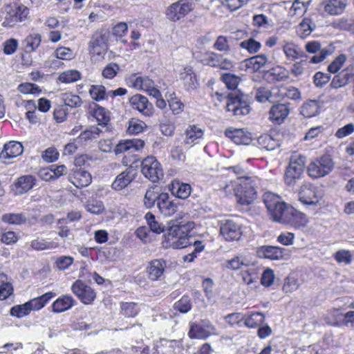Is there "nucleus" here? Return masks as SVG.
<instances>
[{"mask_svg":"<svg viewBox=\"0 0 354 354\" xmlns=\"http://www.w3.org/2000/svg\"><path fill=\"white\" fill-rule=\"evenodd\" d=\"M241 191L236 193L238 203L241 205H249L257 198L256 189L261 185V180L257 176H240Z\"/></svg>","mask_w":354,"mask_h":354,"instance_id":"obj_1","label":"nucleus"},{"mask_svg":"<svg viewBox=\"0 0 354 354\" xmlns=\"http://www.w3.org/2000/svg\"><path fill=\"white\" fill-rule=\"evenodd\" d=\"M24 151V147L21 142L17 141H9L3 145L0 153V159L7 162L12 158L19 156Z\"/></svg>","mask_w":354,"mask_h":354,"instance_id":"obj_16","label":"nucleus"},{"mask_svg":"<svg viewBox=\"0 0 354 354\" xmlns=\"http://www.w3.org/2000/svg\"><path fill=\"white\" fill-rule=\"evenodd\" d=\"M268 77L277 82L286 81L290 77V72L285 67L276 66L267 71Z\"/></svg>","mask_w":354,"mask_h":354,"instance_id":"obj_37","label":"nucleus"},{"mask_svg":"<svg viewBox=\"0 0 354 354\" xmlns=\"http://www.w3.org/2000/svg\"><path fill=\"white\" fill-rule=\"evenodd\" d=\"M227 111L232 112L234 115L241 116L249 113L250 107L239 95L230 96L226 105Z\"/></svg>","mask_w":354,"mask_h":354,"instance_id":"obj_17","label":"nucleus"},{"mask_svg":"<svg viewBox=\"0 0 354 354\" xmlns=\"http://www.w3.org/2000/svg\"><path fill=\"white\" fill-rule=\"evenodd\" d=\"M37 183L33 175H24L19 177L12 185L11 189L15 195H21L32 189Z\"/></svg>","mask_w":354,"mask_h":354,"instance_id":"obj_14","label":"nucleus"},{"mask_svg":"<svg viewBox=\"0 0 354 354\" xmlns=\"http://www.w3.org/2000/svg\"><path fill=\"white\" fill-rule=\"evenodd\" d=\"M159 212L164 216H173L178 212V205L174 201L171 200L167 193L162 192L157 204Z\"/></svg>","mask_w":354,"mask_h":354,"instance_id":"obj_18","label":"nucleus"},{"mask_svg":"<svg viewBox=\"0 0 354 354\" xmlns=\"http://www.w3.org/2000/svg\"><path fill=\"white\" fill-rule=\"evenodd\" d=\"M13 292L11 283L8 281L7 276L0 273V300H5Z\"/></svg>","mask_w":354,"mask_h":354,"instance_id":"obj_42","label":"nucleus"},{"mask_svg":"<svg viewBox=\"0 0 354 354\" xmlns=\"http://www.w3.org/2000/svg\"><path fill=\"white\" fill-rule=\"evenodd\" d=\"M257 142L261 149L267 151H273L280 147L279 140L268 135H263L259 137Z\"/></svg>","mask_w":354,"mask_h":354,"instance_id":"obj_40","label":"nucleus"},{"mask_svg":"<svg viewBox=\"0 0 354 354\" xmlns=\"http://www.w3.org/2000/svg\"><path fill=\"white\" fill-rule=\"evenodd\" d=\"M120 71V66L115 62H110L106 65L102 71V75L107 80L113 79Z\"/></svg>","mask_w":354,"mask_h":354,"instance_id":"obj_55","label":"nucleus"},{"mask_svg":"<svg viewBox=\"0 0 354 354\" xmlns=\"http://www.w3.org/2000/svg\"><path fill=\"white\" fill-rule=\"evenodd\" d=\"M306 158L301 153L293 151L290 157L289 164L291 166L304 169Z\"/></svg>","mask_w":354,"mask_h":354,"instance_id":"obj_58","label":"nucleus"},{"mask_svg":"<svg viewBox=\"0 0 354 354\" xmlns=\"http://www.w3.org/2000/svg\"><path fill=\"white\" fill-rule=\"evenodd\" d=\"M305 50L311 54L319 53L318 55H315L310 58L309 62L311 64L320 63L333 53V47L322 48L321 44L318 41H311L306 43Z\"/></svg>","mask_w":354,"mask_h":354,"instance_id":"obj_9","label":"nucleus"},{"mask_svg":"<svg viewBox=\"0 0 354 354\" xmlns=\"http://www.w3.org/2000/svg\"><path fill=\"white\" fill-rule=\"evenodd\" d=\"M289 109L284 104H279L272 106L269 112V118L278 123L281 122L288 116Z\"/></svg>","mask_w":354,"mask_h":354,"instance_id":"obj_30","label":"nucleus"},{"mask_svg":"<svg viewBox=\"0 0 354 354\" xmlns=\"http://www.w3.org/2000/svg\"><path fill=\"white\" fill-rule=\"evenodd\" d=\"M283 223L289 224L295 228H300L306 225L308 218L304 214L290 207L289 211L287 212V216H285Z\"/></svg>","mask_w":354,"mask_h":354,"instance_id":"obj_21","label":"nucleus"},{"mask_svg":"<svg viewBox=\"0 0 354 354\" xmlns=\"http://www.w3.org/2000/svg\"><path fill=\"white\" fill-rule=\"evenodd\" d=\"M127 84L133 88L137 90L145 91L151 85L152 80L148 77L139 76L136 73L129 75L125 79Z\"/></svg>","mask_w":354,"mask_h":354,"instance_id":"obj_27","label":"nucleus"},{"mask_svg":"<svg viewBox=\"0 0 354 354\" xmlns=\"http://www.w3.org/2000/svg\"><path fill=\"white\" fill-rule=\"evenodd\" d=\"M192 9L191 3L186 0H180L172 3L167 8L166 15L169 20L176 21L185 17Z\"/></svg>","mask_w":354,"mask_h":354,"instance_id":"obj_8","label":"nucleus"},{"mask_svg":"<svg viewBox=\"0 0 354 354\" xmlns=\"http://www.w3.org/2000/svg\"><path fill=\"white\" fill-rule=\"evenodd\" d=\"M180 80L182 81L186 91H192L198 86V81L196 75L191 66H185L179 73Z\"/></svg>","mask_w":354,"mask_h":354,"instance_id":"obj_20","label":"nucleus"},{"mask_svg":"<svg viewBox=\"0 0 354 354\" xmlns=\"http://www.w3.org/2000/svg\"><path fill=\"white\" fill-rule=\"evenodd\" d=\"M285 249L277 246L264 245L257 249V254L261 258L278 260L283 257Z\"/></svg>","mask_w":354,"mask_h":354,"instance_id":"obj_24","label":"nucleus"},{"mask_svg":"<svg viewBox=\"0 0 354 354\" xmlns=\"http://www.w3.org/2000/svg\"><path fill=\"white\" fill-rule=\"evenodd\" d=\"M174 308L182 313H187L192 308L190 298L186 295L182 297L180 300L175 303Z\"/></svg>","mask_w":354,"mask_h":354,"instance_id":"obj_63","label":"nucleus"},{"mask_svg":"<svg viewBox=\"0 0 354 354\" xmlns=\"http://www.w3.org/2000/svg\"><path fill=\"white\" fill-rule=\"evenodd\" d=\"M145 219L147 224L153 232L156 234H160L164 232L165 226L162 223H160L156 219L155 216L151 212H148L145 215Z\"/></svg>","mask_w":354,"mask_h":354,"instance_id":"obj_50","label":"nucleus"},{"mask_svg":"<svg viewBox=\"0 0 354 354\" xmlns=\"http://www.w3.org/2000/svg\"><path fill=\"white\" fill-rule=\"evenodd\" d=\"M334 259L339 263L348 265L352 262L353 254L347 250H339L334 254Z\"/></svg>","mask_w":354,"mask_h":354,"instance_id":"obj_59","label":"nucleus"},{"mask_svg":"<svg viewBox=\"0 0 354 354\" xmlns=\"http://www.w3.org/2000/svg\"><path fill=\"white\" fill-rule=\"evenodd\" d=\"M189 218V215L186 213L180 212L178 214L176 219V223L183 232H187L192 230L195 224L192 221H187Z\"/></svg>","mask_w":354,"mask_h":354,"instance_id":"obj_47","label":"nucleus"},{"mask_svg":"<svg viewBox=\"0 0 354 354\" xmlns=\"http://www.w3.org/2000/svg\"><path fill=\"white\" fill-rule=\"evenodd\" d=\"M225 134L236 145H249L252 140L251 133L243 129H227Z\"/></svg>","mask_w":354,"mask_h":354,"instance_id":"obj_22","label":"nucleus"},{"mask_svg":"<svg viewBox=\"0 0 354 354\" xmlns=\"http://www.w3.org/2000/svg\"><path fill=\"white\" fill-rule=\"evenodd\" d=\"M120 312L126 317H134L138 315L139 309L134 302H122L120 303Z\"/></svg>","mask_w":354,"mask_h":354,"instance_id":"obj_49","label":"nucleus"},{"mask_svg":"<svg viewBox=\"0 0 354 354\" xmlns=\"http://www.w3.org/2000/svg\"><path fill=\"white\" fill-rule=\"evenodd\" d=\"M145 145L144 141L141 140H127L119 142L115 148V153L118 155L122 153L138 151L142 149Z\"/></svg>","mask_w":354,"mask_h":354,"instance_id":"obj_26","label":"nucleus"},{"mask_svg":"<svg viewBox=\"0 0 354 354\" xmlns=\"http://www.w3.org/2000/svg\"><path fill=\"white\" fill-rule=\"evenodd\" d=\"M334 168V162L328 155L322 156L312 161L307 168L308 175L314 178L329 174Z\"/></svg>","mask_w":354,"mask_h":354,"instance_id":"obj_3","label":"nucleus"},{"mask_svg":"<svg viewBox=\"0 0 354 354\" xmlns=\"http://www.w3.org/2000/svg\"><path fill=\"white\" fill-rule=\"evenodd\" d=\"M93 116L99 125L104 127L109 122L110 117L109 111L104 107L97 105L93 111Z\"/></svg>","mask_w":354,"mask_h":354,"instance_id":"obj_52","label":"nucleus"},{"mask_svg":"<svg viewBox=\"0 0 354 354\" xmlns=\"http://www.w3.org/2000/svg\"><path fill=\"white\" fill-rule=\"evenodd\" d=\"M166 268V261L162 259H153L148 263L146 272L151 281L160 280Z\"/></svg>","mask_w":354,"mask_h":354,"instance_id":"obj_19","label":"nucleus"},{"mask_svg":"<svg viewBox=\"0 0 354 354\" xmlns=\"http://www.w3.org/2000/svg\"><path fill=\"white\" fill-rule=\"evenodd\" d=\"M41 36L37 33L28 35L24 40V45L27 52L35 50L41 43Z\"/></svg>","mask_w":354,"mask_h":354,"instance_id":"obj_53","label":"nucleus"},{"mask_svg":"<svg viewBox=\"0 0 354 354\" xmlns=\"http://www.w3.org/2000/svg\"><path fill=\"white\" fill-rule=\"evenodd\" d=\"M239 185V183L234 181L221 182L220 183L218 189L225 196H231L233 194L236 195L238 193L235 189V187Z\"/></svg>","mask_w":354,"mask_h":354,"instance_id":"obj_60","label":"nucleus"},{"mask_svg":"<svg viewBox=\"0 0 354 354\" xmlns=\"http://www.w3.org/2000/svg\"><path fill=\"white\" fill-rule=\"evenodd\" d=\"M28 13V9L24 5L12 8L8 12L10 18H6L3 24H6L10 26H13L15 23L24 21L27 18Z\"/></svg>","mask_w":354,"mask_h":354,"instance_id":"obj_23","label":"nucleus"},{"mask_svg":"<svg viewBox=\"0 0 354 354\" xmlns=\"http://www.w3.org/2000/svg\"><path fill=\"white\" fill-rule=\"evenodd\" d=\"M131 107L139 111L146 117H151L153 114L154 108L147 97L141 94H136L129 98Z\"/></svg>","mask_w":354,"mask_h":354,"instance_id":"obj_11","label":"nucleus"},{"mask_svg":"<svg viewBox=\"0 0 354 354\" xmlns=\"http://www.w3.org/2000/svg\"><path fill=\"white\" fill-rule=\"evenodd\" d=\"M265 316L261 313H252L243 316L244 324L248 328H254L263 322Z\"/></svg>","mask_w":354,"mask_h":354,"instance_id":"obj_38","label":"nucleus"},{"mask_svg":"<svg viewBox=\"0 0 354 354\" xmlns=\"http://www.w3.org/2000/svg\"><path fill=\"white\" fill-rule=\"evenodd\" d=\"M181 234H184V232L180 230L177 223L171 226L165 235L164 245L171 244V242L174 241Z\"/></svg>","mask_w":354,"mask_h":354,"instance_id":"obj_57","label":"nucleus"},{"mask_svg":"<svg viewBox=\"0 0 354 354\" xmlns=\"http://www.w3.org/2000/svg\"><path fill=\"white\" fill-rule=\"evenodd\" d=\"M57 245V243L44 239H37L30 243L31 248L35 250H52L56 248Z\"/></svg>","mask_w":354,"mask_h":354,"instance_id":"obj_46","label":"nucleus"},{"mask_svg":"<svg viewBox=\"0 0 354 354\" xmlns=\"http://www.w3.org/2000/svg\"><path fill=\"white\" fill-rule=\"evenodd\" d=\"M346 59L344 54L339 55L328 65V71L330 73H336L345 64Z\"/></svg>","mask_w":354,"mask_h":354,"instance_id":"obj_64","label":"nucleus"},{"mask_svg":"<svg viewBox=\"0 0 354 354\" xmlns=\"http://www.w3.org/2000/svg\"><path fill=\"white\" fill-rule=\"evenodd\" d=\"M221 79L230 90L236 89L241 81L240 76L230 73H224Z\"/></svg>","mask_w":354,"mask_h":354,"instance_id":"obj_51","label":"nucleus"},{"mask_svg":"<svg viewBox=\"0 0 354 354\" xmlns=\"http://www.w3.org/2000/svg\"><path fill=\"white\" fill-rule=\"evenodd\" d=\"M64 104L71 108L79 107L82 105V101L80 97L72 93H65L62 95Z\"/></svg>","mask_w":354,"mask_h":354,"instance_id":"obj_54","label":"nucleus"},{"mask_svg":"<svg viewBox=\"0 0 354 354\" xmlns=\"http://www.w3.org/2000/svg\"><path fill=\"white\" fill-rule=\"evenodd\" d=\"M30 307L27 302L21 305H16L11 308L10 314L18 318L24 317L30 313Z\"/></svg>","mask_w":354,"mask_h":354,"instance_id":"obj_61","label":"nucleus"},{"mask_svg":"<svg viewBox=\"0 0 354 354\" xmlns=\"http://www.w3.org/2000/svg\"><path fill=\"white\" fill-rule=\"evenodd\" d=\"M320 106L317 100H308L301 108V113L305 118H312L319 112Z\"/></svg>","mask_w":354,"mask_h":354,"instance_id":"obj_39","label":"nucleus"},{"mask_svg":"<svg viewBox=\"0 0 354 354\" xmlns=\"http://www.w3.org/2000/svg\"><path fill=\"white\" fill-rule=\"evenodd\" d=\"M263 201L271 218L275 222L283 223L290 206L284 203L279 196L270 192L264 193Z\"/></svg>","mask_w":354,"mask_h":354,"instance_id":"obj_2","label":"nucleus"},{"mask_svg":"<svg viewBox=\"0 0 354 354\" xmlns=\"http://www.w3.org/2000/svg\"><path fill=\"white\" fill-rule=\"evenodd\" d=\"M160 194L158 191H156V187H150L149 188L145 195L144 197V203L145 205L147 208H151L154 206L156 202V204L158 203L159 198L160 197Z\"/></svg>","mask_w":354,"mask_h":354,"instance_id":"obj_44","label":"nucleus"},{"mask_svg":"<svg viewBox=\"0 0 354 354\" xmlns=\"http://www.w3.org/2000/svg\"><path fill=\"white\" fill-rule=\"evenodd\" d=\"M1 220L10 225H21L26 222L27 218L22 213H8L2 215Z\"/></svg>","mask_w":354,"mask_h":354,"instance_id":"obj_45","label":"nucleus"},{"mask_svg":"<svg viewBox=\"0 0 354 354\" xmlns=\"http://www.w3.org/2000/svg\"><path fill=\"white\" fill-rule=\"evenodd\" d=\"M251 263L249 254H238L232 259L227 260L225 261V266L231 270H239L243 267H248Z\"/></svg>","mask_w":354,"mask_h":354,"instance_id":"obj_29","label":"nucleus"},{"mask_svg":"<svg viewBox=\"0 0 354 354\" xmlns=\"http://www.w3.org/2000/svg\"><path fill=\"white\" fill-rule=\"evenodd\" d=\"M107 37L105 34L95 33L89 42V53L95 60L104 58L108 50Z\"/></svg>","mask_w":354,"mask_h":354,"instance_id":"obj_5","label":"nucleus"},{"mask_svg":"<svg viewBox=\"0 0 354 354\" xmlns=\"http://www.w3.org/2000/svg\"><path fill=\"white\" fill-rule=\"evenodd\" d=\"M304 170L288 165L285 174L284 182L286 185L293 187L297 180L301 179Z\"/></svg>","mask_w":354,"mask_h":354,"instance_id":"obj_32","label":"nucleus"},{"mask_svg":"<svg viewBox=\"0 0 354 354\" xmlns=\"http://www.w3.org/2000/svg\"><path fill=\"white\" fill-rule=\"evenodd\" d=\"M268 58L265 55L261 54L245 59V67L252 72H256L266 65Z\"/></svg>","mask_w":354,"mask_h":354,"instance_id":"obj_36","label":"nucleus"},{"mask_svg":"<svg viewBox=\"0 0 354 354\" xmlns=\"http://www.w3.org/2000/svg\"><path fill=\"white\" fill-rule=\"evenodd\" d=\"M102 130L97 127H91L88 129L82 131L78 136V139L82 142H86L96 139Z\"/></svg>","mask_w":354,"mask_h":354,"instance_id":"obj_56","label":"nucleus"},{"mask_svg":"<svg viewBox=\"0 0 354 354\" xmlns=\"http://www.w3.org/2000/svg\"><path fill=\"white\" fill-rule=\"evenodd\" d=\"M220 232L227 241L239 240L242 234L241 225L233 220H226L221 224Z\"/></svg>","mask_w":354,"mask_h":354,"instance_id":"obj_12","label":"nucleus"},{"mask_svg":"<svg viewBox=\"0 0 354 354\" xmlns=\"http://www.w3.org/2000/svg\"><path fill=\"white\" fill-rule=\"evenodd\" d=\"M184 135V144L191 147L198 143V140L203 138V130L196 125H189L185 129Z\"/></svg>","mask_w":354,"mask_h":354,"instance_id":"obj_28","label":"nucleus"},{"mask_svg":"<svg viewBox=\"0 0 354 354\" xmlns=\"http://www.w3.org/2000/svg\"><path fill=\"white\" fill-rule=\"evenodd\" d=\"M141 171L153 183L158 182L163 176L162 166L154 156H148L142 161Z\"/></svg>","mask_w":354,"mask_h":354,"instance_id":"obj_4","label":"nucleus"},{"mask_svg":"<svg viewBox=\"0 0 354 354\" xmlns=\"http://www.w3.org/2000/svg\"><path fill=\"white\" fill-rule=\"evenodd\" d=\"M71 290L84 304H91L96 297L93 289L80 279L73 283Z\"/></svg>","mask_w":354,"mask_h":354,"instance_id":"obj_10","label":"nucleus"},{"mask_svg":"<svg viewBox=\"0 0 354 354\" xmlns=\"http://www.w3.org/2000/svg\"><path fill=\"white\" fill-rule=\"evenodd\" d=\"M68 178L77 188L87 187L92 182L91 174L81 168L73 169L69 173Z\"/></svg>","mask_w":354,"mask_h":354,"instance_id":"obj_15","label":"nucleus"},{"mask_svg":"<svg viewBox=\"0 0 354 354\" xmlns=\"http://www.w3.org/2000/svg\"><path fill=\"white\" fill-rule=\"evenodd\" d=\"M315 28V25L310 19H304L298 26L297 32L300 37L304 38L309 35Z\"/></svg>","mask_w":354,"mask_h":354,"instance_id":"obj_48","label":"nucleus"},{"mask_svg":"<svg viewBox=\"0 0 354 354\" xmlns=\"http://www.w3.org/2000/svg\"><path fill=\"white\" fill-rule=\"evenodd\" d=\"M76 301L72 296L64 295L57 298L52 304V311L55 313H60L71 309Z\"/></svg>","mask_w":354,"mask_h":354,"instance_id":"obj_25","label":"nucleus"},{"mask_svg":"<svg viewBox=\"0 0 354 354\" xmlns=\"http://www.w3.org/2000/svg\"><path fill=\"white\" fill-rule=\"evenodd\" d=\"M282 48L286 58L290 61H295L303 56L301 48L292 42L285 41Z\"/></svg>","mask_w":354,"mask_h":354,"instance_id":"obj_35","label":"nucleus"},{"mask_svg":"<svg viewBox=\"0 0 354 354\" xmlns=\"http://www.w3.org/2000/svg\"><path fill=\"white\" fill-rule=\"evenodd\" d=\"M55 296V293L53 292H48L39 297H35L32 299L27 301L30 311L32 310H39L44 308L46 304L53 297Z\"/></svg>","mask_w":354,"mask_h":354,"instance_id":"obj_33","label":"nucleus"},{"mask_svg":"<svg viewBox=\"0 0 354 354\" xmlns=\"http://www.w3.org/2000/svg\"><path fill=\"white\" fill-rule=\"evenodd\" d=\"M346 6V0H328L324 6V10L331 15L342 14Z\"/></svg>","mask_w":354,"mask_h":354,"instance_id":"obj_34","label":"nucleus"},{"mask_svg":"<svg viewBox=\"0 0 354 354\" xmlns=\"http://www.w3.org/2000/svg\"><path fill=\"white\" fill-rule=\"evenodd\" d=\"M88 93L93 100L98 102L107 100L109 97L105 86L101 84L91 85Z\"/></svg>","mask_w":354,"mask_h":354,"instance_id":"obj_41","label":"nucleus"},{"mask_svg":"<svg viewBox=\"0 0 354 354\" xmlns=\"http://www.w3.org/2000/svg\"><path fill=\"white\" fill-rule=\"evenodd\" d=\"M240 46L250 53H255L261 48V44L252 38L244 40L240 43Z\"/></svg>","mask_w":354,"mask_h":354,"instance_id":"obj_62","label":"nucleus"},{"mask_svg":"<svg viewBox=\"0 0 354 354\" xmlns=\"http://www.w3.org/2000/svg\"><path fill=\"white\" fill-rule=\"evenodd\" d=\"M299 200L306 205H316L322 198V192L310 183H304L298 190Z\"/></svg>","mask_w":354,"mask_h":354,"instance_id":"obj_6","label":"nucleus"},{"mask_svg":"<svg viewBox=\"0 0 354 354\" xmlns=\"http://www.w3.org/2000/svg\"><path fill=\"white\" fill-rule=\"evenodd\" d=\"M136 176V170L132 167H127L115 177L112 183L111 187L115 191H121L130 185Z\"/></svg>","mask_w":354,"mask_h":354,"instance_id":"obj_13","label":"nucleus"},{"mask_svg":"<svg viewBox=\"0 0 354 354\" xmlns=\"http://www.w3.org/2000/svg\"><path fill=\"white\" fill-rule=\"evenodd\" d=\"M82 77L81 73L75 69L62 72L59 75L58 80L65 84H70L78 81Z\"/></svg>","mask_w":354,"mask_h":354,"instance_id":"obj_43","label":"nucleus"},{"mask_svg":"<svg viewBox=\"0 0 354 354\" xmlns=\"http://www.w3.org/2000/svg\"><path fill=\"white\" fill-rule=\"evenodd\" d=\"M191 186L187 183H181L178 180L174 181L171 183V192L174 196L185 199L188 198L191 194Z\"/></svg>","mask_w":354,"mask_h":354,"instance_id":"obj_31","label":"nucleus"},{"mask_svg":"<svg viewBox=\"0 0 354 354\" xmlns=\"http://www.w3.org/2000/svg\"><path fill=\"white\" fill-rule=\"evenodd\" d=\"M216 327L207 319H203L200 324H192L189 331L191 338L205 339L210 335H216Z\"/></svg>","mask_w":354,"mask_h":354,"instance_id":"obj_7","label":"nucleus"}]
</instances>
